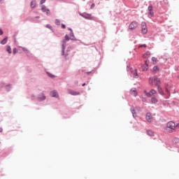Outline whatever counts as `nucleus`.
<instances>
[{
    "label": "nucleus",
    "mask_w": 179,
    "mask_h": 179,
    "mask_svg": "<svg viewBox=\"0 0 179 179\" xmlns=\"http://www.w3.org/2000/svg\"><path fill=\"white\" fill-rule=\"evenodd\" d=\"M158 92L160 94L163 95L164 94V92H163V90L161 88L160 85L157 87Z\"/></svg>",
    "instance_id": "a211bd4d"
},
{
    "label": "nucleus",
    "mask_w": 179,
    "mask_h": 179,
    "mask_svg": "<svg viewBox=\"0 0 179 179\" xmlns=\"http://www.w3.org/2000/svg\"><path fill=\"white\" fill-rule=\"evenodd\" d=\"M36 18H37V19H39V18H40V17H36Z\"/></svg>",
    "instance_id": "37998d69"
},
{
    "label": "nucleus",
    "mask_w": 179,
    "mask_h": 179,
    "mask_svg": "<svg viewBox=\"0 0 179 179\" xmlns=\"http://www.w3.org/2000/svg\"><path fill=\"white\" fill-rule=\"evenodd\" d=\"M48 76H50V78H55V76H54V75H52L51 73H48Z\"/></svg>",
    "instance_id": "bb28decb"
},
{
    "label": "nucleus",
    "mask_w": 179,
    "mask_h": 179,
    "mask_svg": "<svg viewBox=\"0 0 179 179\" xmlns=\"http://www.w3.org/2000/svg\"><path fill=\"white\" fill-rule=\"evenodd\" d=\"M94 6H96V5L94 3H92L90 8L91 9H93V8H94Z\"/></svg>",
    "instance_id": "473e14b6"
},
{
    "label": "nucleus",
    "mask_w": 179,
    "mask_h": 179,
    "mask_svg": "<svg viewBox=\"0 0 179 179\" xmlns=\"http://www.w3.org/2000/svg\"><path fill=\"white\" fill-rule=\"evenodd\" d=\"M159 71H160V68H159V66H155L152 68L153 73H157V72H159Z\"/></svg>",
    "instance_id": "4468645a"
},
{
    "label": "nucleus",
    "mask_w": 179,
    "mask_h": 179,
    "mask_svg": "<svg viewBox=\"0 0 179 179\" xmlns=\"http://www.w3.org/2000/svg\"><path fill=\"white\" fill-rule=\"evenodd\" d=\"M36 1H32L30 4L31 8H36Z\"/></svg>",
    "instance_id": "5701e85b"
},
{
    "label": "nucleus",
    "mask_w": 179,
    "mask_h": 179,
    "mask_svg": "<svg viewBox=\"0 0 179 179\" xmlns=\"http://www.w3.org/2000/svg\"><path fill=\"white\" fill-rule=\"evenodd\" d=\"M145 120L148 122H153V116H152V113H147Z\"/></svg>",
    "instance_id": "6e6552de"
},
{
    "label": "nucleus",
    "mask_w": 179,
    "mask_h": 179,
    "mask_svg": "<svg viewBox=\"0 0 179 179\" xmlns=\"http://www.w3.org/2000/svg\"><path fill=\"white\" fill-rule=\"evenodd\" d=\"M136 27H138V22H136V21H133L129 25V30H135V29H136Z\"/></svg>",
    "instance_id": "39448f33"
},
{
    "label": "nucleus",
    "mask_w": 179,
    "mask_h": 179,
    "mask_svg": "<svg viewBox=\"0 0 179 179\" xmlns=\"http://www.w3.org/2000/svg\"><path fill=\"white\" fill-rule=\"evenodd\" d=\"M153 82L155 85V86H160V79H159L157 77H154V78H149V83L150 85H153Z\"/></svg>",
    "instance_id": "f03ea898"
},
{
    "label": "nucleus",
    "mask_w": 179,
    "mask_h": 179,
    "mask_svg": "<svg viewBox=\"0 0 179 179\" xmlns=\"http://www.w3.org/2000/svg\"><path fill=\"white\" fill-rule=\"evenodd\" d=\"M45 12H46L47 15H50V9H48V10H46Z\"/></svg>",
    "instance_id": "c756f323"
},
{
    "label": "nucleus",
    "mask_w": 179,
    "mask_h": 179,
    "mask_svg": "<svg viewBox=\"0 0 179 179\" xmlns=\"http://www.w3.org/2000/svg\"><path fill=\"white\" fill-rule=\"evenodd\" d=\"M3 34V31H2L1 29H0V36H2Z\"/></svg>",
    "instance_id": "72a5a7b5"
},
{
    "label": "nucleus",
    "mask_w": 179,
    "mask_h": 179,
    "mask_svg": "<svg viewBox=\"0 0 179 179\" xmlns=\"http://www.w3.org/2000/svg\"><path fill=\"white\" fill-rule=\"evenodd\" d=\"M41 100H45V96L42 94V99H41Z\"/></svg>",
    "instance_id": "f704fd0d"
},
{
    "label": "nucleus",
    "mask_w": 179,
    "mask_h": 179,
    "mask_svg": "<svg viewBox=\"0 0 179 179\" xmlns=\"http://www.w3.org/2000/svg\"><path fill=\"white\" fill-rule=\"evenodd\" d=\"M45 1L46 0H41V2H40L41 5H43V3H45Z\"/></svg>",
    "instance_id": "c85d7f7f"
},
{
    "label": "nucleus",
    "mask_w": 179,
    "mask_h": 179,
    "mask_svg": "<svg viewBox=\"0 0 179 179\" xmlns=\"http://www.w3.org/2000/svg\"><path fill=\"white\" fill-rule=\"evenodd\" d=\"M47 10H48V8H47V7H45V6H42V7H41L42 12H46Z\"/></svg>",
    "instance_id": "393cba45"
},
{
    "label": "nucleus",
    "mask_w": 179,
    "mask_h": 179,
    "mask_svg": "<svg viewBox=\"0 0 179 179\" xmlns=\"http://www.w3.org/2000/svg\"><path fill=\"white\" fill-rule=\"evenodd\" d=\"M141 29L143 34H146V33H148V27L146 26V22H141Z\"/></svg>",
    "instance_id": "0eeeda50"
},
{
    "label": "nucleus",
    "mask_w": 179,
    "mask_h": 179,
    "mask_svg": "<svg viewBox=\"0 0 179 179\" xmlns=\"http://www.w3.org/2000/svg\"><path fill=\"white\" fill-rule=\"evenodd\" d=\"M142 101L146 102V98H142Z\"/></svg>",
    "instance_id": "4c0bfd02"
},
{
    "label": "nucleus",
    "mask_w": 179,
    "mask_h": 179,
    "mask_svg": "<svg viewBox=\"0 0 179 179\" xmlns=\"http://www.w3.org/2000/svg\"><path fill=\"white\" fill-rule=\"evenodd\" d=\"M80 15L82 16V17H84V19H87L88 20H92L93 19V17H92V14L84 13H80Z\"/></svg>",
    "instance_id": "20e7f679"
},
{
    "label": "nucleus",
    "mask_w": 179,
    "mask_h": 179,
    "mask_svg": "<svg viewBox=\"0 0 179 179\" xmlns=\"http://www.w3.org/2000/svg\"><path fill=\"white\" fill-rule=\"evenodd\" d=\"M130 94H131V96H134V97H136V96H138V92H136V89L132 88L130 90Z\"/></svg>",
    "instance_id": "f8f14e48"
},
{
    "label": "nucleus",
    "mask_w": 179,
    "mask_h": 179,
    "mask_svg": "<svg viewBox=\"0 0 179 179\" xmlns=\"http://www.w3.org/2000/svg\"><path fill=\"white\" fill-rule=\"evenodd\" d=\"M69 40H71V38H69V36L66 35L65 36V39L63 40V45H62V55H64V51L65 50V44H66L67 41H69Z\"/></svg>",
    "instance_id": "423d86ee"
},
{
    "label": "nucleus",
    "mask_w": 179,
    "mask_h": 179,
    "mask_svg": "<svg viewBox=\"0 0 179 179\" xmlns=\"http://www.w3.org/2000/svg\"><path fill=\"white\" fill-rule=\"evenodd\" d=\"M148 57H150V52H146L143 55L144 58H148Z\"/></svg>",
    "instance_id": "4be33fe9"
},
{
    "label": "nucleus",
    "mask_w": 179,
    "mask_h": 179,
    "mask_svg": "<svg viewBox=\"0 0 179 179\" xmlns=\"http://www.w3.org/2000/svg\"><path fill=\"white\" fill-rule=\"evenodd\" d=\"M151 102L152 103V104H156V103H157V98L155 96L152 97Z\"/></svg>",
    "instance_id": "dca6fc26"
},
{
    "label": "nucleus",
    "mask_w": 179,
    "mask_h": 179,
    "mask_svg": "<svg viewBox=\"0 0 179 179\" xmlns=\"http://www.w3.org/2000/svg\"><path fill=\"white\" fill-rule=\"evenodd\" d=\"M55 23L57 26H59V24H61V21L57 19V20H55Z\"/></svg>",
    "instance_id": "b1692460"
},
{
    "label": "nucleus",
    "mask_w": 179,
    "mask_h": 179,
    "mask_svg": "<svg viewBox=\"0 0 179 179\" xmlns=\"http://www.w3.org/2000/svg\"><path fill=\"white\" fill-rule=\"evenodd\" d=\"M139 47L140 48L143 47L144 48H146V44L141 45Z\"/></svg>",
    "instance_id": "2f4dec72"
},
{
    "label": "nucleus",
    "mask_w": 179,
    "mask_h": 179,
    "mask_svg": "<svg viewBox=\"0 0 179 179\" xmlns=\"http://www.w3.org/2000/svg\"><path fill=\"white\" fill-rule=\"evenodd\" d=\"M131 75L133 77H134L136 79H138L139 78V76L138 75V69H131Z\"/></svg>",
    "instance_id": "1a4fd4ad"
},
{
    "label": "nucleus",
    "mask_w": 179,
    "mask_h": 179,
    "mask_svg": "<svg viewBox=\"0 0 179 179\" xmlns=\"http://www.w3.org/2000/svg\"><path fill=\"white\" fill-rule=\"evenodd\" d=\"M69 94H71L72 96H79V92L73 90H69Z\"/></svg>",
    "instance_id": "ddd939ff"
},
{
    "label": "nucleus",
    "mask_w": 179,
    "mask_h": 179,
    "mask_svg": "<svg viewBox=\"0 0 179 179\" xmlns=\"http://www.w3.org/2000/svg\"><path fill=\"white\" fill-rule=\"evenodd\" d=\"M152 61L153 64H156L157 62V58L152 57Z\"/></svg>",
    "instance_id": "a878e982"
},
{
    "label": "nucleus",
    "mask_w": 179,
    "mask_h": 179,
    "mask_svg": "<svg viewBox=\"0 0 179 179\" xmlns=\"http://www.w3.org/2000/svg\"><path fill=\"white\" fill-rule=\"evenodd\" d=\"M131 111L132 113L133 117H136V110H135V108H131Z\"/></svg>",
    "instance_id": "aec40b11"
},
{
    "label": "nucleus",
    "mask_w": 179,
    "mask_h": 179,
    "mask_svg": "<svg viewBox=\"0 0 179 179\" xmlns=\"http://www.w3.org/2000/svg\"><path fill=\"white\" fill-rule=\"evenodd\" d=\"M66 27L65 26V24H62V29H65Z\"/></svg>",
    "instance_id": "c9c22d12"
},
{
    "label": "nucleus",
    "mask_w": 179,
    "mask_h": 179,
    "mask_svg": "<svg viewBox=\"0 0 179 179\" xmlns=\"http://www.w3.org/2000/svg\"><path fill=\"white\" fill-rule=\"evenodd\" d=\"M148 13L150 16H151L152 17L155 16V13H153V6L152 5H150L148 6Z\"/></svg>",
    "instance_id": "9d476101"
},
{
    "label": "nucleus",
    "mask_w": 179,
    "mask_h": 179,
    "mask_svg": "<svg viewBox=\"0 0 179 179\" xmlns=\"http://www.w3.org/2000/svg\"><path fill=\"white\" fill-rule=\"evenodd\" d=\"M0 43H1V44H2V45L6 44V43H8V37H6V38H5L4 39H3Z\"/></svg>",
    "instance_id": "6ab92c4d"
},
{
    "label": "nucleus",
    "mask_w": 179,
    "mask_h": 179,
    "mask_svg": "<svg viewBox=\"0 0 179 179\" xmlns=\"http://www.w3.org/2000/svg\"><path fill=\"white\" fill-rule=\"evenodd\" d=\"M166 92H167V93H169V90L167 88L166 89Z\"/></svg>",
    "instance_id": "ea45409f"
},
{
    "label": "nucleus",
    "mask_w": 179,
    "mask_h": 179,
    "mask_svg": "<svg viewBox=\"0 0 179 179\" xmlns=\"http://www.w3.org/2000/svg\"><path fill=\"white\" fill-rule=\"evenodd\" d=\"M46 27H47L48 29H51V25L47 24V25H46Z\"/></svg>",
    "instance_id": "e433bc0d"
},
{
    "label": "nucleus",
    "mask_w": 179,
    "mask_h": 179,
    "mask_svg": "<svg viewBox=\"0 0 179 179\" xmlns=\"http://www.w3.org/2000/svg\"><path fill=\"white\" fill-rule=\"evenodd\" d=\"M149 64L150 62L148 59L145 61V65L143 66V71H148V69H149Z\"/></svg>",
    "instance_id": "9b49d317"
},
{
    "label": "nucleus",
    "mask_w": 179,
    "mask_h": 179,
    "mask_svg": "<svg viewBox=\"0 0 179 179\" xmlns=\"http://www.w3.org/2000/svg\"><path fill=\"white\" fill-rule=\"evenodd\" d=\"M3 131V129H2L1 127H0V132H2Z\"/></svg>",
    "instance_id": "58836bf2"
},
{
    "label": "nucleus",
    "mask_w": 179,
    "mask_h": 179,
    "mask_svg": "<svg viewBox=\"0 0 179 179\" xmlns=\"http://www.w3.org/2000/svg\"><path fill=\"white\" fill-rule=\"evenodd\" d=\"M166 130L169 132H174L176 131V123L173 121H170L166 124Z\"/></svg>",
    "instance_id": "f257e3e1"
},
{
    "label": "nucleus",
    "mask_w": 179,
    "mask_h": 179,
    "mask_svg": "<svg viewBox=\"0 0 179 179\" xmlns=\"http://www.w3.org/2000/svg\"><path fill=\"white\" fill-rule=\"evenodd\" d=\"M176 127H179V124H177L176 125Z\"/></svg>",
    "instance_id": "79ce46f5"
},
{
    "label": "nucleus",
    "mask_w": 179,
    "mask_h": 179,
    "mask_svg": "<svg viewBox=\"0 0 179 179\" xmlns=\"http://www.w3.org/2000/svg\"><path fill=\"white\" fill-rule=\"evenodd\" d=\"M147 134L149 136H155V133L152 130H147Z\"/></svg>",
    "instance_id": "f3484780"
},
{
    "label": "nucleus",
    "mask_w": 179,
    "mask_h": 179,
    "mask_svg": "<svg viewBox=\"0 0 179 179\" xmlns=\"http://www.w3.org/2000/svg\"><path fill=\"white\" fill-rule=\"evenodd\" d=\"M0 145H1V143H0Z\"/></svg>",
    "instance_id": "c03bdc74"
},
{
    "label": "nucleus",
    "mask_w": 179,
    "mask_h": 179,
    "mask_svg": "<svg viewBox=\"0 0 179 179\" xmlns=\"http://www.w3.org/2000/svg\"><path fill=\"white\" fill-rule=\"evenodd\" d=\"M144 93L147 97H152L155 94H157V92L155 90H151L150 92H148L147 91H144Z\"/></svg>",
    "instance_id": "7ed1b4c3"
},
{
    "label": "nucleus",
    "mask_w": 179,
    "mask_h": 179,
    "mask_svg": "<svg viewBox=\"0 0 179 179\" xmlns=\"http://www.w3.org/2000/svg\"><path fill=\"white\" fill-rule=\"evenodd\" d=\"M50 96L52 97H58V92H57V91H52L50 92Z\"/></svg>",
    "instance_id": "2eb2a0df"
},
{
    "label": "nucleus",
    "mask_w": 179,
    "mask_h": 179,
    "mask_svg": "<svg viewBox=\"0 0 179 179\" xmlns=\"http://www.w3.org/2000/svg\"><path fill=\"white\" fill-rule=\"evenodd\" d=\"M6 51L8 52V54H12V48L10 46H7Z\"/></svg>",
    "instance_id": "412c9836"
},
{
    "label": "nucleus",
    "mask_w": 179,
    "mask_h": 179,
    "mask_svg": "<svg viewBox=\"0 0 179 179\" xmlns=\"http://www.w3.org/2000/svg\"><path fill=\"white\" fill-rule=\"evenodd\" d=\"M16 52H17V49L14 48L13 50V53L16 54Z\"/></svg>",
    "instance_id": "cd10ccee"
},
{
    "label": "nucleus",
    "mask_w": 179,
    "mask_h": 179,
    "mask_svg": "<svg viewBox=\"0 0 179 179\" xmlns=\"http://www.w3.org/2000/svg\"><path fill=\"white\" fill-rule=\"evenodd\" d=\"M83 86H86V83H83Z\"/></svg>",
    "instance_id": "a19ab883"
},
{
    "label": "nucleus",
    "mask_w": 179,
    "mask_h": 179,
    "mask_svg": "<svg viewBox=\"0 0 179 179\" xmlns=\"http://www.w3.org/2000/svg\"><path fill=\"white\" fill-rule=\"evenodd\" d=\"M71 30V36L73 37V31H72V29H69Z\"/></svg>",
    "instance_id": "7c9ffc66"
}]
</instances>
